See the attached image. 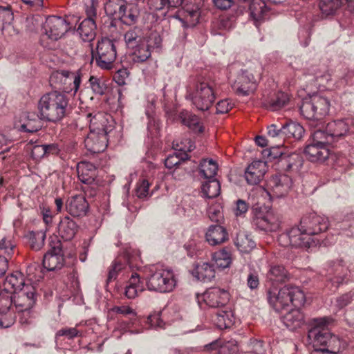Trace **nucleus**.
<instances>
[{
	"instance_id": "48",
	"label": "nucleus",
	"mask_w": 354,
	"mask_h": 354,
	"mask_svg": "<svg viewBox=\"0 0 354 354\" xmlns=\"http://www.w3.org/2000/svg\"><path fill=\"white\" fill-rule=\"evenodd\" d=\"M188 158V154L180 149L179 151H175L167 156L165 160V165L168 169H172L185 163Z\"/></svg>"
},
{
	"instance_id": "22",
	"label": "nucleus",
	"mask_w": 354,
	"mask_h": 354,
	"mask_svg": "<svg viewBox=\"0 0 354 354\" xmlns=\"http://www.w3.org/2000/svg\"><path fill=\"white\" fill-rule=\"evenodd\" d=\"M202 299L211 308H223L230 300L229 292L218 287L208 288L202 295Z\"/></svg>"
},
{
	"instance_id": "53",
	"label": "nucleus",
	"mask_w": 354,
	"mask_h": 354,
	"mask_svg": "<svg viewBox=\"0 0 354 354\" xmlns=\"http://www.w3.org/2000/svg\"><path fill=\"white\" fill-rule=\"evenodd\" d=\"M14 19L11 6H0V28L3 29L6 25H10Z\"/></svg>"
},
{
	"instance_id": "15",
	"label": "nucleus",
	"mask_w": 354,
	"mask_h": 354,
	"mask_svg": "<svg viewBox=\"0 0 354 354\" xmlns=\"http://www.w3.org/2000/svg\"><path fill=\"white\" fill-rule=\"evenodd\" d=\"M50 250L44 256L42 265L48 271L60 270L64 265L65 261L62 248V243L55 238L50 243Z\"/></svg>"
},
{
	"instance_id": "11",
	"label": "nucleus",
	"mask_w": 354,
	"mask_h": 354,
	"mask_svg": "<svg viewBox=\"0 0 354 354\" xmlns=\"http://www.w3.org/2000/svg\"><path fill=\"white\" fill-rule=\"evenodd\" d=\"M329 227V221L328 218L317 214L316 213H310L302 217L298 227L306 236L305 239H309V248L313 245H316L318 241H315L312 236L326 232Z\"/></svg>"
},
{
	"instance_id": "10",
	"label": "nucleus",
	"mask_w": 354,
	"mask_h": 354,
	"mask_svg": "<svg viewBox=\"0 0 354 354\" xmlns=\"http://www.w3.org/2000/svg\"><path fill=\"white\" fill-rule=\"evenodd\" d=\"M305 133L304 128L298 122L290 121L284 124H272L268 127V136L274 141H278L277 146L283 145L286 139L299 140Z\"/></svg>"
},
{
	"instance_id": "12",
	"label": "nucleus",
	"mask_w": 354,
	"mask_h": 354,
	"mask_svg": "<svg viewBox=\"0 0 354 354\" xmlns=\"http://www.w3.org/2000/svg\"><path fill=\"white\" fill-rule=\"evenodd\" d=\"M252 212L254 214L252 223L257 228L263 231H276L281 224V216L272 209L263 213V207L259 205H253Z\"/></svg>"
},
{
	"instance_id": "24",
	"label": "nucleus",
	"mask_w": 354,
	"mask_h": 354,
	"mask_svg": "<svg viewBox=\"0 0 354 354\" xmlns=\"http://www.w3.org/2000/svg\"><path fill=\"white\" fill-rule=\"evenodd\" d=\"M257 86V82L254 75L248 71H242L234 84V89L238 95L248 96L253 93Z\"/></svg>"
},
{
	"instance_id": "40",
	"label": "nucleus",
	"mask_w": 354,
	"mask_h": 354,
	"mask_svg": "<svg viewBox=\"0 0 354 354\" xmlns=\"http://www.w3.org/2000/svg\"><path fill=\"white\" fill-rule=\"evenodd\" d=\"M145 290L143 283L140 281L139 275L132 274L124 290V295L128 299H134Z\"/></svg>"
},
{
	"instance_id": "18",
	"label": "nucleus",
	"mask_w": 354,
	"mask_h": 354,
	"mask_svg": "<svg viewBox=\"0 0 354 354\" xmlns=\"http://www.w3.org/2000/svg\"><path fill=\"white\" fill-rule=\"evenodd\" d=\"M45 33L52 40L60 39L71 28L67 21L57 16H49L46 18L44 26Z\"/></svg>"
},
{
	"instance_id": "34",
	"label": "nucleus",
	"mask_w": 354,
	"mask_h": 354,
	"mask_svg": "<svg viewBox=\"0 0 354 354\" xmlns=\"http://www.w3.org/2000/svg\"><path fill=\"white\" fill-rule=\"evenodd\" d=\"M78 178L81 182L89 185H92L96 178V167L89 162H81L77 165Z\"/></svg>"
},
{
	"instance_id": "7",
	"label": "nucleus",
	"mask_w": 354,
	"mask_h": 354,
	"mask_svg": "<svg viewBox=\"0 0 354 354\" xmlns=\"http://www.w3.org/2000/svg\"><path fill=\"white\" fill-rule=\"evenodd\" d=\"M92 60L103 70H111L117 57V48L113 39L102 37L98 40L95 49H92Z\"/></svg>"
},
{
	"instance_id": "47",
	"label": "nucleus",
	"mask_w": 354,
	"mask_h": 354,
	"mask_svg": "<svg viewBox=\"0 0 354 354\" xmlns=\"http://www.w3.org/2000/svg\"><path fill=\"white\" fill-rule=\"evenodd\" d=\"M221 191L219 181L216 179L206 180L202 184V192L207 198L217 197Z\"/></svg>"
},
{
	"instance_id": "50",
	"label": "nucleus",
	"mask_w": 354,
	"mask_h": 354,
	"mask_svg": "<svg viewBox=\"0 0 354 354\" xmlns=\"http://www.w3.org/2000/svg\"><path fill=\"white\" fill-rule=\"evenodd\" d=\"M16 243L11 236H5L0 240V257L10 259L15 253Z\"/></svg>"
},
{
	"instance_id": "13",
	"label": "nucleus",
	"mask_w": 354,
	"mask_h": 354,
	"mask_svg": "<svg viewBox=\"0 0 354 354\" xmlns=\"http://www.w3.org/2000/svg\"><path fill=\"white\" fill-rule=\"evenodd\" d=\"M174 8L182 6L186 13L184 19H180L183 26H194L199 20L200 10L203 6L204 0H172L169 2Z\"/></svg>"
},
{
	"instance_id": "26",
	"label": "nucleus",
	"mask_w": 354,
	"mask_h": 354,
	"mask_svg": "<svg viewBox=\"0 0 354 354\" xmlns=\"http://www.w3.org/2000/svg\"><path fill=\"white\" fill-rule=\"evenodd\" d=\"M108 141V135H106V133L89 131L84 140V145L88 151L93 153H97L106 149Z\"/></svg>"
},
{
	"instance_id": "55",
	"label": "nucleus",
	"mask_w": 354,
	"mask_h": 354,
	"mask_svg": "<svg viewBox=\"0 0 354 354\" xmlns=\"http://www.w3.org/2000/svg\"><path fill=\"white\" fill-rule=\"evenodd\" d=\"M88 82L90 86L95 94L102 95L105 93L106 86L102 79L91 75L88 79Z\"/></svg>"
},
{
	"instance_id": "60",
	"label": "nucleus",
	"mask_w": 354,
	"mask_h": 354,
	"mask_svg": "<svg viewBox=\"0 0 354 354\" xmlns=\"http://www.w3.org/2000/svg\"><path fill=\"white\" fill-rule=\"evenodd\" d=\"M147 115L149 122L147 129L151 136H157L160 131V122L158 119L153 116H151L148 112L146 113Z\"/></svg>"
},
{
	"instance_id": "58",
	"label": "nucleus",
	"mask_w": 354,
	"mask_h": 354,
	"mask_svg": "<svg viewBox=\"0 0 354 354\" xmlns=\"http://www.w3.org/2000/svg\"><path fill=\"white\" fill-rule=\"evenodd\" d=\"M124 268V264L120 260H115L109 269L106 279L107 283L116 279L118 272H120Z\"/></svg>"
},
{
	"instance_id": "5",
	"label": "nucleus",
	"mask_w": 354,
	"mask_h": 354,
	"mask_svg": "<svg viewBox=\"0 0 354 354\" xmlns=\"http://www.w3.org/2000/svg\"><path fill=\"white\" fill-rule=\"evenodd\" d=\"M104 8L109 17L127 25L135 24L139 17L138 7L129 5L126 0H107Z\"/></svg>"
},
{
	"instance_id": "32",
	"label": "nucleus",
	"mask_w": 354,
	"mask_h": 354,
	"mask_svg": "<svg viewBox=\"0 0 354 354\" xmlns=\"http://www.w3.org/2000/svg\"><path fill=\"white\" fill-rule=\"evenodd\" d=\"M79 229V225L68 216L63 217L57 227L59 236L64 241L72 240Z\"/></svg>"
},
{
	"instance_id": "59",
	"label": "nucleus",
	"mask_w": 354,
	"mask_h": 354,
	"mask_svg": "<svg viewBox=\"0 0 354 354\" xmlns=\"http://www.w3.org/2000/svg\"><path fill=\"white\" fill-rule=\"evenodd\" d=\"M207 214L209 219L213 222H219L223 217L221 207L219 205H214L209 207Z\"/></svg>"
},
{
	"instance_id": "41",
	"label": "nucleus",
	"mask_w": 354,
	"mask_h": 354,
	"mask_svg": "<svg viewBox=\"0 0 354 354\" xmlns=\"http://www.w3.org/2000/svg\"><path fill=\"white\" fill-rule=\"evenodd\" d=\"M214 265L217 268L225 269L229 268L232 263V254L227 248H223L212 254Z\"/></svg>"
},
{
	"instance_id": "17",
	"label": "nucleus",
	"mask_w": 354,
	"mask_h": 354,
	"mask_svg": "<svg viewBox=\"0 0 354 354\" xmlns=\"http://www.w3.org/2000/svg\"><path fill=\"white\" fill-rule=\"evenodd\" d=\"M12 295L10 292L1 290L0 292V327L8 328L15 321V311L12 306Z\"/></svg>"
},
{
	"instance_id": "39",
	"label": "nucleus",
	"mask_w": 354,
	"mask_h": 354,
	"mask_svg": "<svg viewBox=\"0 0 354 354\" xmlns=\"http://www.w3.org/2000/svg\"><path fill=\"white\" fill-rule=\"evenodd\" d=\"M124 38L126 45L129 50L135 48L138 45H141V44L146 43L142 29L137 26L128 30L124 34Z\"/></svg>"
},
{
	"instance_id": "16",
	"label": "nucleus",
	"mask_w": 354,
	"mask_h": 354,
	"mask_svg": "<svg viewBox=\"0 0 354 354\" xmlns=\"http://www.w3.org/2000/svg\"><path fill=\"white\" fill-rule=\"evenodd\" d=\"M89 131L109 135L114 129L112 117L103 112L88 113Z\"/></svg>"
},
{
	"instance_id": "62",
	"label": "nucleus",
	"mask_w": 354,
	"mask_h": 354,
	"mask_svg": "<svg viewBox=\"0 0 354 354\" xmlns=\"http://www.w3.org/2000/svg\"><path fill=\"white\" fill-rule=\"evenodd\" d=\"M147 45L149 46V49L151 48H159L162 44V38L157 32H152L149 37V39L147 41Z\"/></svg>"
},
{
	"instance_id": "20",
	"label": "nucleus",
	"mask_w": 354,
	"mask_h": 354,
	"mask_svg": "<svg viewBox=\"0 0 354 354\" xmlns=\"http://www.w3.org/2000/svg\"><path fill=\"white\" fill-rule=\"evenodd\" d=\"M291 178L286 174L272 176L268 181V194L272 197L285 196L292 187Z\"/></svg>"
},
{
	"instance_id": "28",
	"label": "nucleus",
	"mask_w": 354,
	"mask_h": 354,
	"mask_svg": "<svg viewBox=\"0 0 354 354\" xmlns=\"http://www.w3.org/2000/svg\"><path fill=\"white\" fill-rule=\"evenodd\" d=\"M88 203L82 194L71 196L66 204L68 213L75 217L85 216L88 210Z\"/></svg>"
},
{
	"instance_id": "8",
	"label": "nucleus",
	"mask_w": 354,
	"mask_h": 354,
	"mask_svg": "<svg viewBox=\"0 0 354 354\" xmlns=\"http://www.w3.org/2000/svg\"><path fill=\"white\" fill-rule=\"evenodd\" d=\"M84 74L82 70L69 71L66 70L57 71L50 77L51 86L62 90V93L73 92L75 95L78 91Z\"/></svg>"
},
{
	"instance_id": "56",
	"label": "nucleus",
	"mask_w": 354,
	"mask_h": 354,
	"mask_svg": "<svg viewBox=\"0 0 354 354\" xmlns=\"http://www.w3.org/2000/svg\"><path fill=\"white\" fill-rule=\"evenodd\" d=\"M239 348L237 342L235 340H230L219 344V348L217 354H237Z\"/></svg>"
},
{
	"instance_id": "49",
	"label": "nucleus",
	"mask_w": 354,
	"mask_h": 354,
	"mask_svg": "<svg viewBox=\"0 0 354 354\" xmlns=\"http://www.w3.org/2000/svg\"><path fill=\"white\" fill-rule=\"evenodd\" d=\"M300 111L304 117L309 120H317V117L315 109V105L312 95L305 98L300 106Z\"/></svg>"
},
{
	"instance_id": "57",
	"label": "nucleus",
	"mask_w": 354,
	"mask_h": 354,
	"mask_svg": "<svg viewBox=\"0 0 354 354\" xmlns=\"http://www.w3.org/2000/svg\"><path fill=\"white\" fill-rule=\"evenodd\" d=\"M354 301V290L344 293L336 298L335 306L342 309Z\"/></svg>"
},
{
	"instance_id": "52",
	"label": "nucleus",
	"mask_w": 354,
	"mask_h": 354,
	"mask_svg": "<svg viewBox=\"0 0 354 354\" xmlns=\"http://www.w3.org/2000/svg\"><path fill=\"white\" fill-rule=\"evenodd\" d=\"M288 102V97L287 94L279 92L267 102L266 106L271 111H277L283 107Z\"/></svg>"
},
{
	"instance_id": "3",
	"label": "nucleus",
	"mask_w": 354,
	"mask_h": 354,
	"mask_svg": "<svg viewBox=\"0 0 354 354\" xmlns=\"http://www.w3.org/2000/svg\"><path fill=\"white\" fill-rule=\"evenodd\" d=\"M187 99L199 111L209 110L215 100V94L212 83L203 77L194 80L193 85L187 87Z\"/></svg>"
},
{
	"instance_id": "61",
	"label": "nucleus",
	"mask_w": 354,
	"mask_h": 354,
	"mask_svg": "<svg viewBox=\"0 0 354 354\" xmlns=\"http://www.w3.org/2000/svg\"><path fill=\"white\" fill-rule=\"evenodd\" d=\"M82 333L76 328H64L59 330L56 336H65L68 339H72L75 337L80 336Z\"/></svg>"
},
{
	"instance_id": "23",
	"label": "nucleus",
	"mask_w": 354,
	"mask_h": 354,
	"mask_svg": "<svg viewBox=\"0 0 354 354\" xmlns=\"http://www.w3.org/2000/svg\"><path fill=\"white\" fill-rule=\"evenodd\" d=\"M348 275V269L344 265L342 260L332 261L328 263L327 281L332 287L337 288L343 283Z\"/></svg>"
},
{
	"instance_id": "37",
	"label": "nucleus",
	"mask_w": 354,
	"mask_h": 354,
	"mask_svg": "<svg viewBox=\"0 0 354 354\" xmlns=\"http://www.w3.org/2000/svg\"><path fill=\"white\" fill-rule=\"evenodd\" d=\"M26 286L24 283L23 275L21 273H17L8 276L1 288L3 291L10 292L12 295Z\"/></svg>"
},
{
	"instance_id": "30",
	"label": "nucleus",
	"mask_w": 354,
	"mask_h": 354,
	"mask_svg": "<svg viewBox=\"0 0 354 354\" xmlns=\"http://www.w3.org/2000/svg\"><path fill=\"white\" fill-rule=\"evenodd\" d=\"M229 239L227 230L220 225H211L205 232L206 241L212 246L221 245Z\"/></svg>"
},
{
	"instance_id": "43",
	"label": "nucleus",
	"mask_w": 354,
	"mask_h": 354,
	"mask_svg": "<svg viewBox=\"0 0 354 354\" xmlns=\"http://www.w3.org/2000/svg\"><path fill=\"white\" fill-rule=\"evenodd\" d=\"M234 244L242 253H249L255 248V242L245 232H241L236 235Z\"/></svg>"
},
{
	"instance_id": "27",
	"label": "nucleus",
	"mask_w": 354,
	"mask_h": 354,
	"mask_svg": "<svg viewBox=\"0 0 354 354\" xmlns=\"http://www.w3.org/2000/svg\"><path fill=\"white\" fill-rule=\"evenodd\" d=\"M250 17L257 28L269 17L270 9L263 0H250Z\"/></svg>"
},
{
	"instance_id": "9",
	"label": "nucleus",
	"mask_w": 354,
	"mask_h": 354,
	"mask_svg": "<svg viewBox=\"0 0 354 354\" xmlns=\"http://www.w3.org/2000/svg\"><path fill=\"white\" fill-rule=\"evenodd\" d=\"M150 272L146 282L149 291L165 293L170 292L175 288L176 280L171 270L153 266Z\"/></svg>"
},
{
	"instance_id": "54",
	"label": "nucleus",
	"mask_w": 354,
	"mask_h": 354,
	"mask_svg": "<svg viewBox=\"0 0 354 354\" xmlns=\"http://www.w3.org/2000/svg\"><path fill=\"white\" fill-rule=\"evenodd\" d=\"M45 238L46 235L43 232L31 233L29 240L30 248L35 251L39 250L44 245Z\"/></svg>"
},
{
	"instance_id": "63",
	"label": "nucleus",
	"mask_w": 354,
	"mask_h": 354,
	"mask_svg": "<svg viewBox=\"0 0 354 354\" xmlns=\"http://www.w3.org/2000/svg\"><path fill=\"white\" fill-rule=\"evenodd\" d=\"M149 183L147 180H142L138 184L136 192L138 198H145L149 194Z\"/></svg>"
},
{
	"instance_id": "38",
	"label": "nucleus",
	"mask_w": 354,
	"mask_h": 354,
	"mask_svg": "<svg viewBox=\"0 0 354 354\" xmlns=\"http://www.w3.org/2000/svg\"><path fill=\"white\" fill-rule=\"evenodd\" d=\"M96 21L92 19H84L77 30L82 39L84 41H91L96 35Z\"/></svg>"
},
{
	"instance_id": "29",
	"label": "nucleus",
	"mask_w": 354,
	"mask_h": 354,
	"mask_svg": "<svg viewBox=\"0 0 354 354\" xmlns=\"http://www.w3.org/2000/svg\"><path fill=\"white\" fill-rule=\"evenodd\" d=\"M266 169V162L254 160L245 171V178L249 185H257L262 180Z\"/></svg>"
},
{
	"instance_id": "36",
	"label": "nucleus",
	"mask_w": 354,
	"mask_h": 354,
	"mask_svg": "<svg viewBox=\"0 0 354 354\" xmlns=\"http://www.w3.org/2000/svg\"><path fill=\"white\" fill-rule=\"evenodd\" d=\"M213 263L203 262L195 265L192 274L198 280L207 282L215 277V268Z\"/></svg>"
},
{
	"instance_id": "45",
	"label": "nucleus",
	"mask_w": 354,
	"mask_h": 354,
	"mask_svg": "<svg viewBox=\"0 0 354 354\" xmlns=\"http://www.w3.org/2000/svg\"><path fill=\"white\" fill-rule=\"evenodd\" d=\"M218 165L212 159H205L200 164L199 173L206 180L216 179Z\"/></svg>"
},
{
	"instance_id": "42",
	"label": "nucleus",
	"mask_w": 354,
	"mask_h": 354,
	"mask_svg": "<svg viewBox=\"0 0 354 354\" xmlns=\"http://www.w3.org/2000/svg\"><path fill=\"white\" fill-rule=\"evenodd\" d=\"M312 97L318 121L328 113L330 106V100L328 97L320 94H314Z\"/></svg>"
},
{
	"instance_id": "33",
	"label": "nucleus",
	"mask_w": 354,
	"mask_h": 354,
	"mask_svg": "<svg viewBox=\"0 0 354 354\" xmlns=\"http://www.w3.org/2000/svg\"><path fill=\"white\" fill-rule=\"evenodd\" d=\"M291 309L281 316L283 324L290 330H295L300 328L304 323V316L299 307Z\"/></svg>"
},
{
	"instance_id": "31",
	"label": "nucleus",
	"mask_w": 354,
	"mask_h": 354,
	"mask_svg": "<svg viewBox=\"0 0 354 354\" xmlns=\"http://www.w3.org/2000/svg\"><path fill=\"white\" fill-rule=\"evenodd\" d=\"M290 278V274L285 267L279 264H270L266 274V279L272 286L285 283Z\"/></svg>"
},
{
	"instance_id": "4",
	"label": "nucleus",
	"mask_w": 354,
	"mask_h": 354,
	"mask_svg": "<svg viewBox=\"0 0 354 354\" xmlns=\"http://www.w3.org/2000/svg\"><path fill=\"white\" fill-rule=\"evenodd\" d=\"M333 319L330 317L314 318L312 319L313 327L308 330V338L313 339L314 349H334L335 344L339 343L337 337L328 332L327 326Z\"/></svg>"
},
{
	"instance_id": "35",
	"label": "nucleus",
	"mask_w": 354,
	"mask_h": 354,
	"mask_svg": "<svg viewBox=\"0 0 354 354\" xmlns=\"http://www.w3.org/2000/svg\"><path fill=\"white\" fill-rule=\"evenodd\" d=\"M212 321L220 329L230 328L234 323L232 312L223 307L214 313Z\"/></svg>"
},
{
	"instance_id": "51",
	"label": "nucleus",
	"mask_w": 354,
	"mask_h": 354,
	"mask_svg": "<svg viewBox=\"0 0 354 354\" xmlns=\"http://www.w3.org/2000/svg\"><path fill=\"white\" fill-rule=\"evenodd\" d=\"M280 162L286 171L298 169L302 165L301 158L297 153H291L288 156H282Z\"/></svg>"
},
{
	"instance_id": "1",
	"label": "nucleus",
	"mask_w": 354,
	"mask_h": 354,
	"mask_svg": "<svg viewBox=\"0 0 354 354\" xmlns=\"http://www.w3.org/2000/svg\"><path fill=\"white\" fill-rule=\"evenodd\" d=\"M41 118L47 122L57 123L71 112L69 97L59 91H53L43 95L38 102Z\"/></svg>"
},
{
	"instance_id": "6",
	"label": "nucleus",
	"mask_w": 354,
	"mask_h": 354,
	"mask_svg": "<svg viewBox=\"0 0 354 354\" xmlns=\"http://www.w3.org/2000/svg\"><path fill=\"white\" fill-rule=\"evenodd\" d=\"M351 124V121L348 119L331 121L324 130H314V136L316 140H321L320 142L328 143L335 147L348 133Z\"/></svg>"
},
{
	"instance_id": "64",
	"label": "nucleus",
	"mask_w": 354,
	"mask_h": 354,
	"mask_svg": "<svg viewBox=\"0 0 354 354\" xmlns=\"http://www.w3.org/2000/svg\"><path fill=\"white\" fill-rule=\"evenodd\" d=\"M86 18L85 19H92L97 22L98 18L97 13V2L92 0L90 5H88L86 8Z\"/></svg>"
},
{
	"instance_id": "46",
	"label": "nucleus",
	"mask_w": 354,
	"mask_h": 354,
	"mask_svg": "<svg viewBox=\"0 0 354 354\" xmlns=\"http://www.w3.org/2000/svg\"><path fill=\"white\" fill-rule=\"evenodd\" d=\"M130 50L131 59L134 63H143L151 57V50L147 43L141 44Z\"/></svg>"
},
{
	"instance_id": "2",
	"label": "nucleus",
	"mask_w": 354,
	"mask_h": 354,
	"mask_svg": "<svg viewBox=\"0 0 354 354\" xmlns=\"http://www.w3.org/2000/svg\"><path fill=\"white\" fill-rule=\"evenodd\" d=\"M270 304L278 312H281L292 304L295 307L303 306L306 301L305 295L299 287L285 286L279 290L276 287L270 288L267 292Z\"/></svg>"
},
{
	"instance_id": "14",
	"label": "nucleus",
	"mask_w": 354,
	"mask_h": 354,
	"mask_svg": "<svg viewBox=\"0 0 354 354\" xmlns=\"http://www.w3.org/2000/svg\"><path fill=\"white\" fill-rule=\"evenodd\" d=\"M12 296V306L17 313L30 314V310L35 304V292L33 286L27 285Z\"/></svg>"
},
{
	"instance_id": "44",
	"label": "nucleus",
	"mask_w": 354,
	"mask_h": 354,
	"mask_svg": "<svg viewBox=\"0 0 354 354\" xmlns=\"http://www.w3.org/2000/svg\"><path fill=\"white\" fill-rule=\"evenodd\" d=\"M180 118L183 124L188 127L194 131L202 133L204 130L201 124L200 119L187 111H183L180 113Z\"/></svg>"
},
{
	"instance_id": "25",
	"label": "nucleus",
	"mask_w": 354,
	"mask_h": 354,
	"mask_svg": "<svg viewBox=\"0 0 354 354\" xmlns=\"http://www.w3.org/2000/svg\"><path fill=\"white\" fill-rule=\"evenodd\" d=\"M41 120H42L41 117L39 118L35 113H22L19 122L15 123V126L21 131L35 133L42 127Z\"/></svg>"
},
{
	"instance_id": "21",
	"label": "nucleus",
	"mask_w": 354,
	"mask_h": 354,
	"mask_svg": "<svg viewBox=\"0 0 354 354\" xmlns=\"http://www.w3.org/2000/svg\"><path fill=\"white\" fill-rule=\"evenodd\" d=\"M298 227H294L278 236V242L283 247L309 248V239H305Z\"/></svg>"
},
{
	"instance_id": "19",
	"label": "nucleus",
	"mask_w": 354,
	"mask_h": 354,
	"mask_svg": "<svg viewBox=\"0 0 354 354\" xmlns=\"http://www.w3.org/2000/svg\"><path fill=\"white\" fill-rule=\"evenodd\" d=\"M312 142L308 144L304 153L307 158L313 162H324L330 156V151L328 143L320 142L319 140H316L314 136V131L311 133Z\"/></svg>"
}]
</instances>
